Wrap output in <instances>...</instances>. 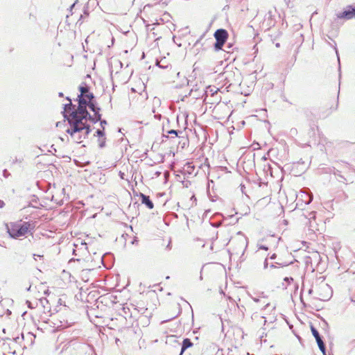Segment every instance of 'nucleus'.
Instances as JSON below:
<instances>
[{
	"label": "nucleus",
	"instance_id": "1",
	"mask_svg": "<svg viewBox=\"0 0 355 355\" xmlns=\"http://www.w3.org/2000/svg\"><path fill=\"white\" fill-rule=\"evenodd\" d=\"M78 108L72 111L67 118L69 123L80 122V123H85L84 120L89 119L93 123H96L101 118V114L96 112V118H94L87 110V101L83 99H78Z\"/></svg>",
	"mask_w": 355,
	"mask_h": 355
},
{
	"label": "nucleus",
	"instance_id": "2",
	"mask_svg": "<svg viewBox=\"0 0 355 355\" xmlns=\"http://www.w3.org/2000/svg\"><path fill=\"white\" fill-rule=\"evenodd\" d=\"M71 128L66 132L69 134L71 138L77 143H80L83 139H85L90 133V128L86 123H80V122L69 123Z\"/></svg>",
	"mask_w": 355,
	"mask_h": 355
},
{
	"label": "nucleus",
	"instance_id": "3",
	"mask_svg": "<svg viewBox=\"0 0 355 355\" xmlns=\"http://www.w3.org/2000/svg\"><path fill=\"white\" fill-rule=\"evenodd\" d=\"M30 225L28 223H11L7 226L8 233L10 237L16 239L27 234Z\"/></svg>",
	"mask_w": 355,
	"mask_h": 355
},
{
	"label": "nucleus",
	"instance_id": "4",
	"mask_svg": "<svg viewBox=\"0 0 355 355\" xmlns=\"http://www.w3.org/2000/svg\"><path fill=\"white\" fill-rule=\"evenodd\" d=\"M64 327L62 322H60V325H58L57 323L51 321L45 315H42L37 329L42 332L53 333L58 330V328H64Z\"/></svg>",
	"mask_w": 355,
	"mask_h": 355
},
{
	"label": "nucleus",
	"instance_id": "5",
	"mask_svg": "<svg viewBox=\"0 0 355 355\" xmlns=\"http://www.w3.org/2000/svg\"><path fill=\"white\" fill-rule=\"evenodd\" d=\"M238 234L241 235V237L238 238L236 241V245L233 249V252L232 254H241L243 256L245 253V251L248 247V238L243 235V234L239 232Z\"/></svg>",
	"mask_w": 355,
	"mask_h": 355
},
{
	"label": "nucleus",
	"instance_id": "6",
	"mask_svg": "<svg viewBox=\"0 0 355 355\" xmlns=\"http://www.w3.org/2000/svg\"><path fill=\"white\" fill-rule=\"evenodd\" d=\"M214 37L216 40L214 44V49L218 51L222 49L223 46L227 41L228 37L227 31L225 29H218L214 33Z\"/></svg>",
	"mask_w": 355,
	"mask_h": 355
},
{
	"label": "nucleus",
	"instance_id": "7",
	"mask_svg": "<svg viewBox=\"0 0 355 355\" xmlns=\"http://www.w3.org/2000/svg\"><path fill=\"white\" fill-rule=\"evenodd\" d=\"M338 18L351 19L355 18V6H348L346 9L337 15Z\"/></svg>",
	"mask_w": 355,
	"mask_h": 355
},
{
	"label": "nucleus",
	"instance_id": "8",
	"mask_svg": "<svg viewBox=\"0 0 355 355\" xmlns=\"http://www.w3.org/2000/svg\"><path fill=\"white\" fill-rule=\"evenodd\" d=\"M311 330L313 336H314V338H315V340L317 341L318 345L320 351L322 352L323 355H325V354H326L325 345H324V342L322 341L319 332L313 326H311Z\"/></svg>",
	"mask_w": 355,
	"mask_h": 355
},
{
	"label": "nucleus",
	"instance_id": "9",
	"mask_svg": "<svg viewBox=\"0 0 355 355\" xmlns=\"http://www.w3.org/2000/svg\"><path fill=\"white\" fill-rule=\"evenodd\" d=\"M319 288L321 291L327 293L326 295H322V294H319L318 297L319 299L324 301V300H327L329 297V296L331 295V288L328 284H322L319 287Z\"/></svg>",
	"mask_w": 355,
	"mask_h": 355
},
{
	"label": "nucleus",
	"instance_id": "10",
	"mask_svg": "<svg viewBox=\"0 0 355 355\" xmlns=\"http://www.w3.org/2000/svg\"><path fill=\"white\" fill-rule=\"evenodd\" d=\"M40 304L43 308V312L44 315L49 313V315H51V307L49 306V301L46 298H41L39 302Z\"/></svg>",
	"mask_w": 355,
	"mask_h": 355
},
{
	"label": "nucleus",
	"instance_id": "11",
	"mask_svg": "<svg viewBox=\"0 0 355 355\" xmlns=\"http://www.w3.org/2000/svg\"><path fill=\"white\" fill-rule=\"evenodd\" d=\"M140 197L142 204H144L150 209L153 208L154 205L150 200L149 196H146L144 193H140Z\"/></svg>",
	"mask_w": 355,
	"mask_h": 355
},
{
	"label": "nucleus",
	"instance_id": "12",
	"mask_svg": "<svg viewBox=\"0 0 355 355\" xmlns=\"http://www.w3.org/2000/svg\"><path fill=\"white\" fill-rule=\"evenodd\" d=\"M79 90L80 94L78 96V99H83V101H86L84 96L86 94L89 93V87L86 85H81L79 87Z\"/></svg>",
	"mask_w": 355,
	"mask_h": 355
},
{
	"label": "nucleus",
	"instance_id": "13",
	"mask_svg": "<svg viewBox=\"0 0 355 355\" xmlns=\"http://www.w3.org/2000/svg\"><path fill=\"white\" fill-rule=\"evenodd\" d=\"M195 170L194 166L192 163L187 162L183 167V171L184 173L192 174Z\"/></svg>",
	"mask_w": 355,
	"mask_h": 355
},
{
	"label": "nucleus",
	"instance_id": "14",
	"mask_svg": "<svg viewBox=\"0 0 355 355\" xmlns=\"http://www.w3.org/2000/svg\"><path fill=\"white\" fill-rule=\"evenodd\" d=\"M193 345V343L190 340V339L189 338H185L184 339L183 342H182V350H181V354L183 353V352L187 349V348L191 347Z\"/></svg>",
	"mask_w": 355,
	"mask_h": 355
},
{
	"label": "nucleus",
	"instance_id": "15",
	"mask_svg": "<svg viewBox=\"0 0 355 355\" xmlns=\"http://www.w3.org/2000/svg\"><path fill=\"white\" fill-rule=\"evenodd\" d=\"M87 106H88L89 109L95 113V116L93 117L96 118V112L99 113L100 108L96 107L92 101L87 102Z\"/></svg>",
	"mask_w": 355,
	"mask_h": 355
},
{
	"label": "nucleus",
	"instance_id": "16",
	"mask_svg": "<svg viewBox=\"0 0 355 355\" xmlns=\"http://www.w3.org/2000/svg\"><path fill=\"white\" fill-rule=\"evenodd\" d=\"M72 341H67L62 343L59 347H56V352H58V349L61 348L60 353H62L64 350H67L69 346L71 345Z\"/></svg>",
	"mask_w": 355,
	"mask_h": 355
},
{
	"label": "nucleus",
	"instance_id": "17",
	"mask_svg": "<svg viewBox=\"0 0 355 355\" xmlns=\"http://www.w3.org/2000/svg\"><path fill=\"white\" fill-rule=\"evenodd\" d=\"M252 299L255 302H259L263 301V304H264V309H266L270 305V302H267V299L265 297H263L261 298L252 297Z\"/></svg>",
	"mask_w": 355,
	"mask_h": 355
},
{
	"label": "nucleus",
	"instance_id": "18",
	"mask_svg": "<svg viewBox=\"0 0 355 355\" xmlns=\"http://www.w3.org/2000/svg\"><path fill=\"white\" fill-rule=\"evenodd\" d=\"M67 99L69 101V103L64 105V117L67 119L68 117L67 116L65 112L67 111H70L71 108L73 107V105H72L71 101L69 97H67Z\"/></svg>",
	"mask_w": 355,
	"mask_h": 355
},
{
	"label": "nucleus",
	"instance_id": "19",
	"mask_svg": "<svg viewBox=\"0 0 355 355\" xmlns=\"http://www.w3.org/2000/svg\"><path fill=\"white\" fill-rule=\"evenodd\" d=\"M218 91V89L215 87H209L206 90V96H208V95L210 94L211 96L214 95V94H216Z\"/></svg>",
	"mask_w": 355,
	"mask_h": 355
},
{
	"label": "nucleus",
	"instance_id": "20",
	"mask_svg": "<svg viewBox=\"0 0 355 355\" xmlns=\"http://www.w3.org/2000/svg\"><path fill=\"white\" fill-rule=\"evenodd\" d=\"M84 97L87 101V100H89V101H92V99L94 98V96L92 93H90L89 92V93L86 94Z\"/></svg>",
	"mask_w": 355,
	"mask_h": 355
},
{
	"label": "nucleus",
	"instance_id": "21",
	"mask_svg": "<svg viewBox=\"0 0 355 355\" xmlns=\"http://www.w3.org/2000/svg\"><path fill=\"white\" fill-rule=\"evenodd\" d=\"M98 146L101 148L105 147V138H101L98 139Z\"/></svg>",
	"mask_w": 355,
	"mask_h": 355
},
{
	"label": "nucleus",
	"instance_id": "22",
	"mask_svg": "<svg viewBox=\"0 0 355 355\" xmlns=\"http://www.w3.org/2000/svg\"><path fill=\"white\" fill-rule=\"evenodd\" d=\"M96 134L99 137H103L104 135H105L103 129V130H100V129L97 130L96 132Z\"/></svg>",
	"mask_w": 355,
	"mask_h": 355
},
{
	"label": "nucleus",
	"instance_id": "23",
	"mask_svg": "<svg viewBox=\"0 0 355 355\" xmlns=\"http://www.w3.org/2000/svg\"><path fill=\"white\" fill-rule=\"evenodd\" d=\"M178 132L177 130H171L167 132V133L168 135H174V137H177L178 136Z\"/></svg>",
	"mask_w": 355,
	"mask_h": 355
},
{
	"label": "nucleus",
	"instance_id": "24",
	"mask_svg": "<svg viewBox=\"0 0 355 355\" xmlns=\"http://www.w3.org/2000/svg\"><path fill=\"white\" fill-rule=\"evenodd\" d=\"M258 248L260 250H268V248L267 246L263 245H261V244H258Z\"/></svg>",
	"mask_w": 355,
	"mask_h": 355
},
{
	"label": "nucleus",
	"instance_id": "25",
	"mask_svg": "<svg viewBox=\"0 0 355 355\" xmlns=\"http://www.w3.org/2000/svg\"><path fill=\"white\" fill-rule=\"evenodd\" d=\"M3 175L5 178H8L10 175V173H9V172L6 169H4L3 171Z\"/></svg>",
	"mask_w": 355,
	"mask_h": 355
},
{
	"label": "nucleus",
	"instance_id": "26",
	"mask_svg": "<svg viewBox=\"0 0 355 355\" xmlns=\"http://www.w3.org/2000/svg\"><path fill=\"white\" fill-rule=\"evenodd\" d=\"M101 121V125L102 126L103 129H104V125L107 124V122L105 120H99Z\"/></svg>",
	"mask_w": 355,
	"mask_h": 355
},
{
	"label": "nucleus",
	"instance_id": "27",
	"mask_svg": "<svg viewBox=\"0 0 355 355\" xmlns=\"http://www.w3.org/2000/svg\"><path fill=\"white\" fill-rule=\"evenodd\" d=\"M268 266V259H266L265 261H264V263H263V268L264 269H266Z\"/></svg>",
	"mask_w": 355,
	"mask_h": 355
},
{
	"label": "nucleus",
	"instance_id": "28",
	"mask_svg": "<svg viewBox=\"0 0 355 355\" xmlns=\"http://www.w3.org/2000/svg\"><path fill=\"white\" fill-rule=\"evenodd\" d=\"M154 117H155V119H158V120H160V119H161V118H162V115H161V114H155L154 115Z\"/></svg>",
	"mask_w": 355,
	"mask_h": 355
},
{
	"label": "nucleus",
	"instance_id": "29",
	"mask_svg": "<svg viewBox=\"0 0 355 355\" xmlns=\"http://www.w3.org/2000/svg\"><path fill=\"white\" fill-rule=\"evenodd\" d=\"M284 281L287 282L288 283H290V281H293V279L292 277H285Z\"/></svg>",
	"mask_w": 355,
	"mask_h": 355
},
{
	"label": "nucleus",
	"instance_id": "30",
	"mask_svg": "<svg viewBox=\"0 0 355 355\" xmlns=\"http://www.w3.org/2000/svg\"><path fill=\"white\" fill-rule=\"evenodd\" d=\"M43 257L42 255H39V254H33V258H34L35 260L37 259V257L41 258V257Z\"/></svg>",
	"mask_w": 355,
	"mask_h": 355
},
{
	"label": "nucleus",
	"instance_id": "31",
	"mask_svg": "<svg viewBox=\"0 0 355 355\" xmlns=\"http://www.w3.org/2000/svg\"><path fill=\"white\" fill-rule=\"evenodd\" d=\"M43 257L42 255H39V254H33V258H34L35 260L37 259V257L41 258V257Z\"/></svg>",
	"mask_w": 355,
	"mask_h": 355
},
{
	"label": "nucleus",
	"instance_id": "32",
	"mask_svg": "<svg viewBox=\"0 0 355 355\" xmlns=\"http://www.w3.org/2000/svg\"><path fill=\"white\" fill-rule=\"evenodd\" d=\"M309 215H310V218H309V220L311 218H315V214L313 212L310 213Z\"/></svg>",
	"mask_w": 355,
	"mask_h": 355
},
{
	"label": "nucleus",
	"instance_id": "33",
	"mask_svg": "<svg viewBox=\"0 0 355 355\" xmlns=\"http://www.w3.org/2000/svg\"><path fill=\"white\" fill-rule=\"evenodd\" d=\"M27 304L29 308L33 309L34 308L32 303L31 302L27 301Z\"/></svg>",
	"mask_w": 355,
	"mask_h": 355
},
{
	"label": "nucleus",
	"instance_id": "34",
	"mask_svg": "<svg viewBox=\"0 0 355 355\" xmlns=\"http://www.w3.org/2000/svg\"><path fill=\"white\" fill-rule=\"evenodd\" d=\"M232 44H229L227 46V50L226 51L227 52H230V49L232 48Z\"/></svg>",
	"mask_w": 355,
	"mask_h": 355
},
{
	"label": "nucleus",
	"instance_id": "35",
	"mask_svg": "<svg viewBox=\"0 0 355 355\" xmlns=\"http://www.w3.org/2000/svg\"><path fill=\"white\" fill-rule=\"evenodd\" d=\"M277 255L276 254H272L270 257V259H275L276 258Z\"/></svg>",
	"mask_w": 355,
	"mask_h": 355
},
{
	"label": "nucleus",
	"instance_id": "36",
	"mask_svg": "<svg viewBox=\"0 0 355 355\" xmlns=\"http://www.w3.org/2000/svg\"><path fill=\"white\" fill-rule=\"evenodd\" d=\"M334 49H335V51H336V53L337 56H338V50H337L336 46H334ZM338 61L340 60H339V57H338Z\"/></svg>",
	"mask_w": 355,
	"mask_h": 355
},
{
	"label": "nucleus",
	"instance_id": "37",
	"mask_svg": "<svg viewBox=\"0 0 355 355\" xmlns=\"http://www.w3.org/2000/svg\"><path fill=\"white\" fill-rule=\"evenodd\" d=\"M4 202L0 200V208L3 207Z\"/></svg>",
	"mask_w": 355,
	"mask_h": 355
},
{
	"label": "nucleus",
	"instance_id": "38",
	"mask_svg": "<svg viewBox=\"0 0 355 355\" xmlns=\"http://www.w3.org/2000/svg\"><path fill=\"white\" fill-rule=\"evenodd\" d=\"M95 2H96V0H89V3H94Z\"/></svg>",
	"mask_w": 355,
	"mask_h": 355
},
{
	"label": "nucleus",
	"instance_id": "39",
	"mask_svg": "<svg viewBox=\"0 0 355 355\" xmlns=\"http://www.w3.org/2000/svg\"><path fill=\"white\" fill-rule=\"evenodd\" d=\"M270 268H275V266L274 264H272H272L270 266Z\"/></svg>",
	"mask_w": 355,
	"mask_h": 355
},
{
	"label": "nucleus",
	"instance_id": "40",
	"mask_svg": "<svg viewBox=\"0 0 355 355\" xmlns=\"http://www.w3.org/2000/svg\"><path fill=\"white\" fill-rule=\"evenodd\" d=\"M167 248L171 249V242L168 243L167 245Z\"/></svg>",
	"mask_w": 355,
	"mask_h": 355
},
{
	"label": "nucleus",
	"instance_id": "41",
	"mask_svg": "<svg viewBox=\"0 0 355 355\" xmlns=\"http://www.w3.org/2000/svg\"><path fill=\"white\" fill-rule=\"evenodd\" d=\"M58 95H59L60 97H62L63 96V94L62 92H60Z\"/></svg>",
	"mask_w": 355,
	"mask_h": 355
},
{
	"label": "nucleus",
	"instance_id": "42",
	"mask_svg": "<svg viewBox=\"0 0 355 355\" xmlns=\"http://www.w3.org/2000/svg\"><path fill=\"white\" fill-rule=\"evenodd\" d=\"M311 200H312V198H309V200L307 201V204L310 203Z\"/></svg>",
	"mask_w": 355,
	"mask_h": 355
},
{
	"label": "nucleus",
	"instance_id": "43",
	"mask_svg": "<svg viewBox=\"0 0 355 355\" xmlns=\"http://www.w3.org/2000/svg\"><path fill=\"white\" fill-rule=\"evenodd\" d=\"M312 292H313V290H312V289H310V290L309 291V294H311Z\"/></svg>",
	"mask_w": 355,
	"mask_h": 355
},
{
	"label": "nucleus",
	"instance_id": "44",
	"mask_svg": "<svg viewBox=\"0 0 355 355\" xmlns=\"http://www.w3.org/2000/svg\"><path fill=\"white\" fill-rule=\"evenodd\" d=\"M268 15H269L270 17L271 16V12L270 11L268 12Z\"/></svg>",
	"mask_w": 355,
	"mask_h": 355
},
{
	"label": "nucleus",
	"instance_id": "45",
	"mask_svg": "<svg viewBox=\"0 0 355 355\" xmlns=\"http://www.w3.org/2000/svg\"><path fill=\"white\" fill-rule=\"evenodd\" d=\"M74 6H75V3L72 4V6H71V8H73V7H74Z\"/></svg>",
	"mask_w": 355,
	"mask_h": 355
},
{
	"label": "nucleus",
	"instance_id": "46",
	"mask_svg": "<svg viewBox=\"0 0 355 355\" xmlns=\"http://www.w3.org/2000/svg\"><path fill=\"white\" fill-rule=\"evenodd\" d=\"M1 299H2V297H0V301L1 300Z\"/></svg>",
	"mask_w": 355,
	"mask_h": 355
}]
</instances>
